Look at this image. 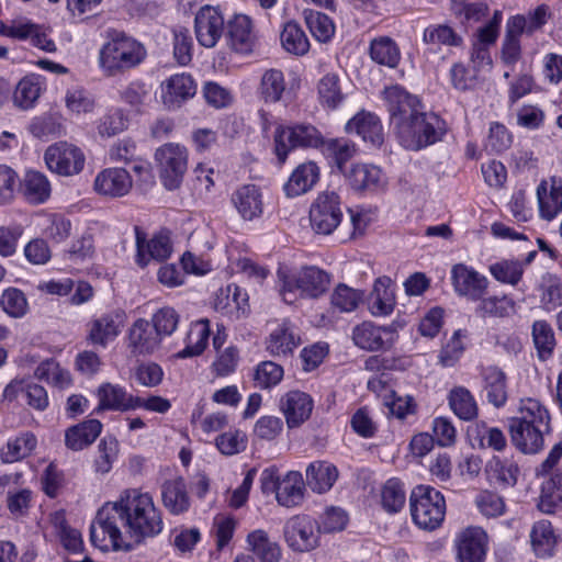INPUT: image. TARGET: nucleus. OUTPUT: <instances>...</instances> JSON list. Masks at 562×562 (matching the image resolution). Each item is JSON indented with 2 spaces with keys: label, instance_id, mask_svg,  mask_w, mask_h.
Masks as SVG:
<instances>
[{
  "label": "nucleus",
  "instance_id": "nucleus-1",
  "mask_svg": "<svg viewBox=\"0 0 562 562\" xmlns=\"http://www.w3.org/2000/svg\"><path fill=\"white\" fill-rule=\"evenodd\" d=\"M164 522L160 509L153 496L137 488H128L120 494L117 501L106 503L97 513L90 527V539L101 550L112 547L128 551L131 541L140 543L162 531Z\"/></svg>",
  "mask_w": 562,
  "mask_h": 562
},
{
  "label": "nucleus",
  "instance_id": "nucleus-2",
  "mask_svg": "<svg viewBox=\"0 0 562 562\" xmlns=\"http://www.w3.org/2000/svg\"><path fill=\"white\" fill-rule=\"evenodd\" d=\"M550 414L536 398L520 401L518 416L508 422V431L513 445L522 453L539 452L544 445V435L549 434Z\"/></svg>",
  "mask_w": 562,
  "mask_h": 562
},
{
  "label": "nucleus",
  "instance_id": "nucleus-3",
  "mask_svg": "<svg viewBox=\"0 0 562 562\" xmlns=\"http://www.w3.org/2000/svg\"><path fill=\"white\" fill-rule=\"evenodd\" d=\"M146 57V49L135 38L123 32L110 31L108 41L99 52V66L105 76L112 77L135 68Z\"/></svg>",
  "mask_w": 562,
  "mask_h": 562
},
{
  "label": "nucleus",
  "instance_id": "nucleus-4",
  "mask_svg": "<svg viewBox=\"0 0 562 562\" xmlns=\"http://www.w3.org/2000/svg\"><path fill=\"white\" fill-rule=\"evenodd\" d=\"M445 132V122L432 113L418 112L408 120L396 122L397 138L409 150H419L437 143Z\"/></svg>",
  "mask_w": 562,
  "mask_h": 562
},
{
  "label": "nucleus",
  "instance_id": "nucleus-5",
  "mask_svg": "<svg viewBox=\"0 0 562 562\" xmlns=\"http://www.w3.org/2000/svg\"><path fill=\"white\" fill-rule=\"evenodd\" d=\"M330 276L315 267H304L296 273L283 279L281 295L285 303L292 304L297 296L317 299L329 288Z\"/></svg>",
  "mask_w": 562,
  "mask_h": 562
},
{
  "label": "nucleus",
  "instance_id": "nucleus-6",
  "mask_svg": "<svg viewBox=\"0 0 562 562\" xmlns=\"http://www.w3.org/2000/svg\"><path fill=\"white\" fill-rule=\"evenodd\" d=\"M411 512L415 524L425 530H434L443 521L446 502L439 491L419 485L411 495Z\"/></svg>",
  "mask_w": 562,
  "mask_h": 562
},
{
  "label": "nucleus",
  "instance_id": "nucleus-7",
  "mask_svg": "<svg viewBox=\"0 0 562 562\" xmlns=\"http://www.w3.org/2000/svg\"><path fill=\"white\" fill-rule=\"evenodd\" d=\"M160 179L168 190L180 187L188 168V150L184 146L167 143L155 151Z\"/></svg>",
  "mask_w": 562,
  "mask_h": 562
},
{
  "label": "nucleus",
  "instance_id": "nucleus-8",
  "mask_svg": "<svg viewBox=\"0 0 562 562\" xmlns=\"http://www.w3.org/2000/svg\"><path fill=\"white\" fill-rule=\"evenodd\" d=\"M342 221L340 198L333 191L317 195L310 207V225L318 235H330Z\"/></svg>",
  "mask_w": 562,
  "mask_h": 562
},
{
  "label": "nucleus",
  "instance_id": "nucleus-9",
  "mask_svg": "<svg viewBox=\"0 0 562 562\" xmlns=\"http://www.w3.org/2000/svg\"><path fill=\"white\" fill-rule=\"evenodd\" d=\"M321 144V133L310 124L279 126L274 133V151L280 162H284L290 150L296 147H318Z\"/></svg>",
  "mask_w": 562,
  "mask_h": 562
},
{
  "label": "nucleus",
  "instance_id": "nucleus-10",
  "mask_svg": "<svg viewBox=\"0 0 562 562\" xmlns=\"http://www.w3.org/2000/svg\"><path fill=\"white\" fill-rule=\"evenodd\" d=\"M47 168L64 177L78 175L85 167L82 150L70 143L58 142L47 147L44 154Z\"/></svg>",
  "mask_w": 562,
  "mask_h": 562
},
{
  "label": "nucleus",
  "instance_id": "nucleus-11",
  "mask_svg": "<svg viewBox=\"0 0 562 562\" xmlns=\"http://www.w3.org/2000/svg\"><path fill=\"white\" fill-rule=\"evenodd\" d=\"M321 527L306 515L290 518L284 526V539L295 552H310L319 544Z\"/></svg>",
  "mask_w": 562,
  "mask_h": 562
},
{
  "label": "nucleus",
  "instance_id": "nucleus-12",
  "mask_svg": "<svg viewBox=\"0 0 562 562\" xmlns=\"http://www.w3.org/2000/svg\"><path fill=\"white\" fill-rule=\"evenodd\" d=\"M134 231L137 249L136 263L140 268L147 267L151 259L162 261L169 258L172 246L167 232H159L147 239L146 233L140 227L135 226Z\"/></svg>",
  "mask_w": 562,
  "mask_h": 562
},
{
  "label": "nucleus",
  "instance_id": "nucleus-13",
  "mask_svg": "<svg viewBox=\"0 0 562 562\" xmlns=\"http://www.w3.org/2000/svg\"><path fill=\"white\" fill-rule=\"evenodd\" d=\"M195 35L198 42L206 47H214L224 33V18L213 7L201 8L195 15Z\"/></svg>",
  "mask_w": 562,
  "mask_h": 562
},
{
  "label": "nucleus",
  "instance_id": "nucleus-14",
  "mask_svg": "<svg viewBox=\"0 0 562 562\" xmlns=\"http://www.w3.org/2000/svg\"><path fill=\"white\" fill-rule=\"evenodd\" d=\"M93 188L99 195L117 199L130 193L133 180L124 168H106L97 175Z\"/></svg>",
  "mask_w": 562,
  "mask_h": 562
},
{
  "label": "nucleus",
  "instance_id": "nucleus-15",
  "mask_svg": "<svg viewBox=\"0 0 562 562\" xmlns=\"http://www.w3.org/2000/svg\"><path fill=\"white\" fill-rule=\"evenodd\" d=\"M160 344L159 334L155 331L149 321L138 318L128 329L127 348L133 356L153 355Z\"/></svg>",
  "mask_w": 562,
  "mask_h": 562
},
{
  "label": "nucleus",
  "instance_id": "nucleus-16",
  "mask_svg": "<svg viewBox=\"0 0 562 562\" xmlns=\"http://www.w3.org/2000/svg\"><path fill=\"white\" fill-rule=\"evenodd\" d=\"M451 279L456 292L473 301L481 300L487 289V279L463 263L452 267Z\"/></svg>",
  "mask_w": 562,
  "mask_h": 562
},
{
  "label": "nucleus",
  "instance_id": "nucleus-17",
  "mask_svg": "<svg viewBox=\"0 0 562 562\" xmlns=\"http://www.w3.org/2000/svg\"><path fill=\"white\" fill-rule=\"evenodd\" d=\"M459 562H483L486 554L487 536L480 527H469L457 538Z\"/></svg>",
  "mask_w": 562,
  "mask_h": 562
},
{
  "label": "nucleus",
  "instance_id": "nucleus-18",
  "mask_svg": "<svg viewBox=\"0 0 562 562\" xmlns=\"http://www.w3.org/2000/svg\"><path fill=\"white\" fill-rule=\"evenodd\" d=\"M384 98L387 102V109L392 122L408 120L419 111V101L415 95L409 94L400 86H392L384 90Z\"/></svg>",
  "mask_w": 562,
  "mask_h": 562
},
{
  "label": "nucleus",
  "instance_id": "nucleus-19",
  "mask_svg": "<svg viewBox=\"0 0 562 562\" xmlns=\"http://www.w3.org/2000/svg\"><path fill=\"white\" fill-rule=\"evenodd\" d=\"M540 216L553 220L562 211V179L551 177L543 180L537 189Z\"/></svg>",
  "mask_w": 562,
  "mask_h": 562
},
{
  "label": "nucleus",
  "instance_id": "nucleus-20",
  "mask_svg": "<svg viewBox=\"0 0 562 562\" xmlns=\"http://www.w3.org/2000/svg\"><path fill=\"white\" fill-rule=\"evenodd\" d=\"M124 326V314L113 312L93 319L89 325L88 340L93 345L105 347L114 340Z\"/></svg>",
  "mask_w": 562,
  "mask_h": 562
},
{
  "label": "nucleus",
  "instance_id": "nucleus-21",
  "mask_svg": "<svg viewBox=\"0 0 562 562\" xmlns=\"http://www.w3.org/2000/svg\"><path fill=\"white\" fill-rule=\"evenodd\" d=\"M162 102L168 109H177L196 92V86L190 75L180 74L161 85Z\"/></svg>",
  "mask_w": 562,
  "mask_h": 562
},
{
  "label": "nucleus",
  "instance_id": "nucleus-22",
  "mask_svg": "<svg viewBox=\"0 0 562 562\" xmlns=\"http://www.w3.org/2000/svg\"><path fill=\"white\" fill-rule=\"evenodd\" d=\"M281 409L290 428L297 427L310 418L313 409L311 396L301 391L286 393L280 402Z\"/></svg>",
  "mask_w": 562,
  "mask_h": 562
},
{
  "label": "nucleus",
  "instance_id": "nucleus-23",
  "mask_svg": "<svg viewBox=\"0 0 562 562\" xmlns=\"http://www.w3.org/2000/svg\"><path fill=\"white\" fill-rule=\"evenodd\" d=\"M19 192L26 203L40 205L49 199L52 186L44 173L36 170H27L20 180Z\"/></svg>",
  "mask_w": 562,
  "mask_h": 562
},
{
  "label": "nucleus",
  "instance_id": "nucleus-24",
  "mask_svg": "<svg viewBox=\"0 0 562 562\" xmlns=\"http://www.w3.org/2000/svg\"><path fill=\"white\" fill-rule=\"evenodd\" d=\"M232 203L245 221H252L263 212V201L260 189L255 184H245L232 195Z\"/></svg>",
  "mask_w": 562,
  "mask_h": 562
},
{
  "label": "nucleus",
  "instance_id": "nucleus-25",
  "mask_svg": "<svg viewBox=\"0 0 562 562\" xmlns=\"http://www.w3.org/2000/svg\"><path fill=\"white\" fill-rule=\"evenodd\" d=\"M228 41L229 46L237 53L252 52L255 35L251 20L247 15L237 14L228 22Z\"/></svg>",
  "mask_w": 562,
  "mask_h": 562
},
{
  "label": "nucleus",
  "instance_id": "nucleus-26",
  "mask_svg": "<svg viewBox=\"0 0 562 562\" xmlns=\"http://www.w3.org/2000/svg\"><path fill=\"white\" fill-rule=\"evenodd\" d=\"M161 499L166 509L172 515L188 512L190 497L182 477L166 481L161 486Z\"/></svg>",
  "mask_w": 562,
  "mask_h": 562
},
{
  "label": "nucleus",
  "instance_id": "nucleus-27",
  "mask_svg": "<svg viewBox=\"0 0 562 562\" xmlns=\"http://www.w3.org/2000/svg\"><path fill=\"white\" fill-rule=\"evenodd\" d=\"M102 430L98 419H88L69 427L65 431V445L72 451H80L92 445Z\"/></svg>",
  "mask_w": 562,
  "mask_h": 562
},
{
  "label": "nucleus",
  "instance_id": "nucleus-28",
  "mask_svg": "<svg viewBox=\"0 0 562 562\" xmlns=\"http://www.w3.org/2000/svg\"><path fill=\"white\" fill-rule=\"evenodd\" d=\"M319 169L315 162L308 161L299 165L291 173L284 186L288 196H299L310 191L318 181Z\"/></svg>",
  "mask_w": 562,
  "mask_h": 562
},
{
  "label": "nucleus",
  "instance_id": "nucleus-29",
  "mask_svg": "<svg viewBox=\"0 0 562 562\" xmlns=\"http://www.w3.org/2000/svg\"><path fill=\"white\" fill-rule=\"evenodd\" d=\"M247 542L258 562H280L281 548L265 530L257 529L250 532L247 536Z\"/></svg>",
  "mask_w": 562,
  "mask_h": 562
},
{
  "label": "nucleus",
  "instance_id": "nucleus-30",
  "mask_svg": "<svg viewBox=\"0 0 562 562\" xmlns=\"http://www.w3.org/2000/svg\"><path fill=\"white\" fill-rule=\"evenodd\" d=\"M483 391L488 403L495 407H502L507 401V385L505 372L494 366L487 367L482 372Z\"/></svg>",
  "mask_w": 562,
  "mask_h": 562
},
{
  "label": "nucleus",
  "instance_id": "nucleus-31",
  "mask_svg": "<svg viewBox=\"0 0 562 562\" xmlns=\"http://www.w3.org/2000/svg\"><path fill=\"white\" fill-rule=\"evenodd\" d=\"M337 479V468L327 461L312 462L306 469V483L316 493L329 491Z\"/></svg>",
  "mask_w": 562,
  "mask_h": 562
},
{
  "label": "nucleus",
  "instance_id": "nucleus-32",
  "mask_svg": "<svg viewBox=\"0 0 562 562\" xmlns=\"http://www.w3.org/2000/svg\"><path fill=\"white\" fill-rule=\"evenodd\" d=\"M304 491L305 486L302 474L296 471H290L281 480L276 498L281 506L294 507L302 503Z\"/></svg>",
  "mask_w": 562,
  "mask_h": 562
},
{
  "label": "nucleus",
  "instance_id": "nucleus-33",
  "mask_svg": "<svg viewBox=\"0 0 562 562\" xmlns=\"http://www.w3.org/2000/svg\"><path fill=\"white\" fill-rule=\"evenodd\" d=\"M530 543L538 558L546 559L553 555L557 537L549 520H540L532 526Z\"/></svg>",
  "mask_w": 562,
  "mask_h": 562
},
{
  "label": "nucleus",
  "instance_id": "nucleus-34",
  "mask_svg": "<svg viewBox=\"0 0 562 562\" xmlns=\"http://www.w3.org/2000/svg\"><path fill=\"white\" fill-rule=\"evenodd\" d=\"M346 128L348 132H356L364 142L379 146L382 144V126L379 119L371 113H359L351 119Z\"/></svg>",
  "mask_w": 562,
  "mask_h": 562
},
{
  "label": "nucleus",
  "instance_id": "nucleus-35",
  "mask_svg": "<svg viewBox=\"0 0 562 562\" xmlns=\"http://www.w3.org/2000/svg\"><path fill=\"white\" fill-rule=\"evenodd\" d=\"M368 304L373 316H386L393 312L395 297L390 289V279L380 278L375 281Z\"/></svg>",
  "mask_w": 562,
  "mask_h": 562
},
{
  "label": "nucleus",
  "instance_id": "nucleus-36",
  "mask_svg": "<svg viewBox=\"0 0 562 562\" xmlns=\"http://www.w3.org/2000/svg\"><path fill=\"white\" fill-rule=\"evenodd\" d=\"M383 333H390V330L370 322H363L353 328L352 340L361 349L375 351L384 347Z\"/></svg>",
  "mask_w": 562,
  "mask_h": 562
},
{
  "label": "nucleus",
  "instance_id": "nucleus-37",
  "mask_svg": "<svg viewBox=\"0 0 562 562\" xmlns=\"http://www.w3.org/2000/svg\"><path fill=\"white\" fill-rule=\"evenodd\" d=\"M42 93V81L38 76L30 75L22 78L13 92V103L21 110L34 106Z\"/></svg>",
  "mask_w": 562,
  "mask_h": 562
},
{
  "label": "nucleus",
  "instance_id": "nucleus-38",
  "mask_svg": "<svg viewBox=\"0 0 562 562\" xmlns=\"http://www.w3.org/2000/svg\"><path fill=\"white\" fill-rule=\"evenodd\" d=\"M347 178L355 190H373L383 186L381 170L372 165H355Z\"/></svg>",
  "mask_w": 562,
  "mask_h": 562
},
{
  "label": "nucleus",
  "instance_id": "nucleus-39",
  "mask_svg": "<svg viewBox=\"0 0 562 562\" xmlns=\"http://www.w3.org/2000/svg\"><path fill=\"white\" fill-rule=\"evenodd\" d=\"M524 24L520 20L507 21L506 31L502 46V59L507 65L515 64L521 55L520 36Z\"/></svg>",
  "mask_w": 562,
  "mask_h": 562
},
{
  "label": "nucleus",
  "instance_id": "nucleus-40",
  "mask_svg": "<svg viewBox=\"0 0 562 562\" xmlns=\"http://www.w3.org/2000/svg\"><path fill=\"white\" fill-rule=\"evenodd\" d=\"M449 405L453 413L463 420H472L477 416V405L465 387L458 386L449 393Z\"/></svg>",
  "mask_w": 562,
  "mask_h": 562
},
{
  "label": "nucleus",
  "instance_id": "nucleus-41",
  "mask_svg": "<svg viewBox=\"0 0 562 562\" xmlns=\"http://www.w3.org/2000/svg\"><path fill=\"white\" fill-rule=\"evenodd\" d=\"M423 42L429 45L459 47L463 44V37L448 24H436L424 30Z\"/></svg>",
  "mask_w": 562,
  "mask_h": 562
},
{
  "label": "nucleus",
  "instance_id": "nucleus-42",
  "mask_svg": "<svg viewBox=\"0 0 562 562\" xmlns=\"http://www.w3.org/2000/svg\"><path fill=\"white\" fill-rule=\"evenodd\" d=\"M283 48L293 55H305L310 49V42L304 31L295 22H288L280 35Z\"/></svg>",
  "mask_w": 562,
  "mask_h": 562
},
{
  "label": "nucleus",
  "instance_id": "nucleus-43",
  "mask_svg": "<svg viewBox=\"0 0 562 562\" xmlns=\"http://www.w3.org/2000/svg\"><path fill=\"white\" fill-rule=\"evenodd\" d=\"M370 56L375 63L390 68L396 67L400 61L398 47L390 37L373 40L370 46Z\"/></svg>",
  "mask_w": 562,
  "mask_h": 562
},
{
  "label": "nucleus",
  "instance_id": "nucleus-44",
  "mask_svg": "<svg viewBox=\"0 0 562 562\" xmlns=\"http://www.w3.org/2000/svg\"><path fill=\"white\" fill-rule=\"evenodd\" d=\"M210 333L207 319H201L195 323L189 333L190 344L183 350L179 351L177 357L188 358L201 355L206 348Z\"/></svg>",
  "mask_w": 562,
  "mask_h": 562
},
{
  "label": "nucleus",
  "instance_id": "nucleus-45",
  "mask_svg": "<svg viewBox=\"0 0 562 562\" xmlns=\"http://www.w3.org/2000/svg\"><path fill=\"white\" fill-rule=\"evenodd\" d=\"M285 90L284 76L281 70H266L261 77L260 94L266 102H278Z\"/></svg>",
  "mask_w": 562,
  "mask_h": 562
},
{
  "label": "nucleus",
  "instance_id": "nucleus-46",
  "mask_svg": "<svg viewBox=\"0 0 562 562\" xmlns=\"http://www.w3.org/2000/svg\"><path fill=\"white\" fill-rule=\"evenodd\" d=\"M36 446V439L31 434H24L10 440L1 450V459L5 463L16 462L27 457Z\"/></svg>",
  "mask_w": 562,
  "mask_h": 562
},
{
  "label": "nucleus",
  "instance_id": "nucleus-47",
  "mask_svg": "<svg viewBox=\"0 0 562 562\" xmlns=\"http://www.w3.org/2000/svg\"><path fill=\"white\" fill-rule=\"evenodd\" d=\"M304 18L307 27L313 36L319 42H327L335 33L333 21L324 13L314 10H304Z\"/></svg>",
  "mask_w": 562,
  "mask_h": 562
},
{
  "label": "nucleus",
  "instance_id": "nucleus-48",
  "mask_svg": "<svg viewBox=\"0 0 562 562\" xmlns=\"http://www.w3.org/2000/svg\"><path fill=\"white\" fill-rule=\"evenodd\" d=\"M562 475H554L542 485L539 509L546 514L554 513L555 508L562 504Z\"/></svg>",
  "mask_w": 562,
  "mask_h": 562
},
{
  "label": "nucleus",
  "instance_id": "nucleus-49",
  "mask_svg": "<svg viewBox=\"0 0 562 562\" xmlns=\"http://www.w3.org/2000/svg\"><path fill=\"white\" fill-rule=\"evenodd\" d=\"M36 379L46 381L54 386L64 389L71 382L68 371L60 368L54 360H45L34 371Z\"/></svg>",
  "mask_w": 562,
  "mask_h": 562
},
{
  "label": "nucleus",
  "instance_id": "nucleus-50",
  "mask_svg": "<svg viewBox=\"0 0 562 562\" xmlns=\"http://www.w3.org/2000/svg\"><path fill=\"white\" fill-rule=\"evenodd\" d=\"M127 392L111 383H104L98 389L99 406L98 412L104 409L123 412Z\"/></svg>",
  "mask_w": 562,
  "mask_h": 562
},
{
  "label": "nucleus",
  "instance_id": "nucleus-51",
  "mask_svg": "<svg viewBox=\"0 0 562 562\" xmlns=\"http://www.w3.org/2000/svg\"><path fill=\"white\" fill-rule=\"evenodd\" d=\"M480 304L475 308L476 314L480 317H506L514 308V302L506 295L503 296H490L481 299Z\"/></svg>",
  "mask_w": 562,
  "mask_h": 562
},
{
  "label": "nucleus",
  "instance_id": "nucleus-52",
  "mask_svg": "<svg viewBox=\"0 0 562 562\" xmlns=\"http://www.w3.org/2000/svg\"><path fill=\"white\" fill-rule=\"evenodd\" d=\"M299 345L295 335L285 326L277 328L271 333L267 344V350L272 356H286Z\"/></svg>",
  "mask_w": 562,
  "mask_h": 562
},
{
  "label": "nucleus",
  "instance_id": "nucleus-53",
  "mask_svg": "<svg viewBox=\"0 0 562 562\" xmlns=\"http://www.w3.org/2000/svg\"><path fill=\"white\" fill-rule=\"evenodd\" d=\"M119 454V442L114 437H104L98 445V454L94 459L95 472L105 474L112 469V464Z\"/></svg>",
  "mask_w": 562,
  "mask_h": 562
},
{
  "label": "nucleus",
  "instance_id": "nucleus-54",
  "mask_svg": "<svg viewBox=\"0 0 562 562\" xmlns=\"http://www.w3.org/2000/svg\"><path fill=\"white\" fill-rule=\"evenodd\" d=\"M532 337L539 357L543 360L549 358L555 347L554 333L551 326L544 321L535 322Z\"/></svg>",
  "mask_w": 562,
  "mask_h": 562
},
{
  "label": "nucleus",
  "instance_id": "nucleus-55",
  "mask_svg": "<svg viewBox=\"0 0 562 562\" xmlns=\"http://www.w3.org/2000/svg\"><path fill=\"white\" fill-rule=\"evenodd\" d=\"M363 300V293L346 284H338L331 294V305L340 312H352Z\"/></svg>",
  "mask_w": 562,
  "mask_h": 562
},
{
  "label": "nucleus",
  "instance_id": "nucleus-56",
  "mask_svg": "<svg viewBox=\"0 0 562 562\" xmlns=\"http://www.w3.org/2000/svg\"><path fill=\"white\" fill-rule=\"evenodd\" d=\"M406 495L401 482L389 480L381 491V504L389 513L400 512L405 504Z\"/></svg>",
  "mask_w": 562,
  "mask_h": 562
},
{
  "label": "nucleus",
  "instance_id": "nucleus-57",
  "mask_svg": "<svg viewBox=\"0 0 562 562\" xmlns=\"http://www.w3.org/2000/svg\"><path fill=\"white\" fill-rule=\"evenodd\" d=\"M550 15L551 13L549 5L542 3L539 4L535 10L529 11L527 15L516 14L510 16L507 21L520 20V23L524 24L522 33L531 35L547 24Z\"/></svg>",
  "mask_w": 562,
  "mask_h": 562
},
{
  "label": "nucleus",
  "instance_id": "nucleus-58",
  "mask_svg": "<svg viewBox=\"0 0 562 562\" xmlns=\"http://www.w3.org/2000/svg\"><path fill=\"white\" fill-rule=\"evenodd\" d=\"M121 100L137 113L143 112L149 99L148 87L142 81H133L120 92Z\"/></svg>",
  "mask_w": 562,
  "mask_h": 562
},
{
  "label": "nucleus",
  "instance_id": "nucleus-59",
  "mask_svg": "<svg viewBox=\"0 0 562 562\" xmlns=\"http://www.w3.org/2000/svg\"><path fill=\"white\" fill-rule=\"evenodd\" d=\"M0 304L2 310L11 317L20 318L27 311V301L22 291L8 289L3 292Z\"/></svg>",
  "mask_w": 562,
  "mask_h": 562
},
{
  "label": "nucleus",
  "instance_id": "nucleus-60",
  "mask_svg": "<svg viewBox=\"0 0 562 562\" xmlns=\"http://www.w3.org/2000/svg\"><path fill=\"white\" fill-rule=\"evenodd\" d=\"M282 367L272 361H263L258 364L254 375L256 385L260 389L274 386L282 380Z\"/></svg>",
  "mask_w": 562,
  "mask_h": 562
},
{
  "label": "nucleus",
  "instance_id": "nucleus-61",
  "mask_svg": "<svg viewBox=\"0 0 562 562\" xmlns=\"http://www.w3.org/2000/svg\"><path fill=\"white\" fill-rule=\"evenodd\" d=\"M150 323L162 340L164 337L171 335L176 330L179 323V315L171 307H162L153 315Z\"/></svg>",
  "mask_w": 562,
  "mask_h": 562
},
{
  "label": "nucleus",
  "instance_id": "nucleus-62",
  "mask_svg": "<svg viewBox=\"0 0 562 562\" xmlns=\"http://www.w3.org/2000/svg\"><path fill=\"white\" fill-rule=\"evenodd\" d=\"M318 93L322 102L328 108H336L342 100V93L336 75L324 76L318 85Z\"/></svg>",
  "mask_w": 562,
  "mask_h": 562
},
{
  "label": "nucleus",
  "instance_id": "nucleus-63",
  "mask_svg": "<svg viewBox=\"0 0 562 562\" xmlns=\"http://www.w3.org/2000/svg\"><path fill=\"white\" fill-rule=\"evenodd\" d=\"M491 472L503 486H514L517 483L519 468L508 460L494 459L490 464Z\"/></svg>",
  "mask_w": 562,
  "mask_h": 562
},
{
  "label": "nucleus",
  "instance_id": "nucleus-64",
  "mask_svg": "<svg viewBox=\"0 0 562 562\" xmlns=\"http://www.w3.org/2000/svg\"><path fill=\"white\" fill-rule=\"evenodd\" d=\"M512 145V135L507 128L499 123H492L485 144L486 149L492 153L501 154L507 150Z\"/></svg>",
  "mask_w": 562,
  "mask_h": 562
}]
</instances>
